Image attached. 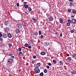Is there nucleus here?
Wrapping results in <instances>:
<instances>
[{"label":"nucleus","instance_id":"5fc2aeb1","mask_svg":"<svg viewBox=\"0 0 76 76\" xmlns=\"http://www.w3.org/2000/svg\"><path fill=\"white\" fill-rule=\"evenodd\" d=\"M67 56H69V54H67Z\"/></svg>","mask_w":76,"mask_h":76},{"label":"nucleus","instance_id":"473e14b6","mask_svg":"<svg viewBox=\"0 0 76 76\" xmlns=\"http://www.w3.org/2000/svg\"><path fill=\"white\" fill-rule=\"evenodd\" d=\"M44 72L45 73H47V70H46V69H45L44 70Z\"/></svg>","mask_w":76,"mask_h":76},{"label":"nucleus","instance_id":"6ab92c4d","mask_svg":"<svg viewBox=\"0 0 76 76\" xmlns=\"http://www.w3.org/2000/svg\"><path fill=\"white\" fill-rule=\"evenodd\" d=\"M67 60H68V61H71L72 60V58L70 57H69L67 58Z\"/></svg>","mask_w":76,"mask_h":76},{"label":"nucleus","instance_id":"6e6d98bb","mask_svg":"<svg viewBox=\"0 0 76 76\" xmlns=\"http://www.w3.org/2000/svg\"><path fill=\"white\" fill-rule=\"evenodd\" d=\"M32 64H34V62L33 61H32Z\"/></svg>","mask_w":76,"mask_h":76},{"label":"nucleus","instance_id":"1a4fd4ad","mask_svg":"<svg viewBox=\"0 0 76 76\" xmlns=\"http://www.w3.org/2000/svg\"><path fill=\"white\" fill-rule=\"evenodd\" d=\"M59 22L60 23H63V20H62V18H60L59 19Z\"/></svg>","mask_w":76,"mask_h":76},{"label":"nucleus","instance_id":"c9c22d12","mask_svg":"<svg viewBox=\"0 0 76 76\" xmlns=\"http://www.w3.org/2000/svg\"><path fill=\"white\" fill-rule=\"evenodd\" d=\"M73 57H76V54H75V53L73 54Z\"/></svg>","mask_w":76,"mask_h":76},{"label":"nucleus","instance_id":"3c124183","mask_svg":"<svg viewBox=\"0 0 76 76\" xmlns=\"http://www.w3.org/2000/svg\"><path fill=\"white\" fill-rule=\"evenodd\" d=\"M25 13L27 15H28V13L27 12H25Z\"/></svg>","mask_w":76,"mask_h":76},{"label":"nucleus","instance_id":"9d476101","mask_svg":"<svg viewBox=\"0 0 76 76\" xmlns=\"http://www.w3.org/2000/svg\"><path fill=\"white\" fill-rule=\"evenodd\" d=\"M72 75H75L76 73V72L75 70H73L71 72Z\"/></svg>","mask_w":76,"mask_h":76},{"label":"nucleus","instance_id":"58836bf2","mask_svg":"<svg viewBox=\"0 0 76 76\" xmlns=\"http://www.w3.org/2000/svg\"><path fill=\"white\" fill-rule=\"evenodd\" d=\"M2 37V34H1V33L0 32V38H1Z\"/></svg>","mask_w":76,"mask_h":76},{"label":"nucleus","instance_id":"ddd939ff","mask_svg":"<svg viewBox=\"0 0 76 76\" xmlns=\"http://www.w3.org/2000/svg\"><path fill=\"white\" fill-rule=\"evenodd\" d=\"M7 34H4L3 35H2V38H7Z\"/></svg>","mask_w":76,"mask_h":76},{"label":"nucleus","instance_id":"de8ad7c7","mask_svg":"<svg viewBox=\"0 0 76 76\" xmlns=\"http://www.w3.org/2000/svg\"><path fill=\"white\" fill-rule=\"evenodd\" d=\"M9 55L10 56H12V54H9Z\"/></svg>","mask_w":76,"mask_h":76},{"label":"nucleus","instance_id":"f704fd0d","mask_svg":"<svg viewBox=\"0 0 76 76\" xmlns=\"http://www.w3.org/2000/svg\"><path fill=\"white\" fill-rule=\"evenodd\" d=\"M28 48H29V49H30L31 48V46H29L28 45Z\"/></svg>","mask_w":76,"mask_h":76},{"label":"nucleus","instance_id":"412c9836","mask_svg":"<svg viewBox=\"0 0 76 76\" xmlns=\"http://www.w3.org/2000/svg\"><path fill=\"white\" fill-rule=\"evenodd\" d=\"M32 19L34 20V23H35L37 22V19L35 18H32Z\"/></svg>","mask_w":76,"mask_h":76},{"label":"nucleus","instance_id":"4468645a","mask_svg":"<svg viewBox=\"0 0 76 76\" xmlns=\"http://www.w3.org/2000/svg\"><path fill=\"white\" fill-rule=\"evenodd\" d=\"M59 64L60 66H63V61H60L59 62Z\"/></svg>","mask_w":76,"mask_h":76},{"label":"nucleus","instance_id":"13d9d810","mask_svg":"<svg viewBox=\"0 0 76 76\" xmlns=\"http://www.w3.org/2000/svg\"><path fill=\"white\" fill-rule=\"evenodd\" d=\"M65 64H66V65L67 64V63H65Z\"/></svg>","mask_w":76,"mask_h":76},{"label":"nucleus","instance_id":"f03ea898","mask_svg":"<svg viewBox=\"0 0 76 76\" xmlns=\"http://www.w3.org/2000/svg\"><path fill=\"white\" fill-rule=\"evenodd\" d=\"M13 61V59L12 58H10L8 60V62L10 64H11L12 63Z\"/></svg>","mask_w":76,"mask_h":76},{"label":"nucleus","instance_id":"f257e3e1","mask_svg":"<svg viewBox=\"0 0 76 76\" xmlns=\"http://www.w3.org/2000/svg\"><path fill=\"white\" fill-rule=\"evenodd\" d=\"M34 71L36 73H38L40 72V69L37 67H35L34 69Z\"/></svg>","mask_w":76,"mask_h":76},{"label":"nucleus","instance_id":"a19ab883","mask_svg":"<svg viewBox=\"0 0 76 76\" xmlns=\"http://www.w3.org/2000/svg\"><path fill=\"white\" fill-rule=\"evenodd\" d=\"M48 65L50 66H51V64L50 63H48Z\"/></svg>","mask_w":76,"mask_h":76},{"label":"nucleus","instance_id":"2f4dec72","mask_svg":"<svg viewBox=\"0 0 76 76\" xmlns=\"http://www.w3.org/2000/svg\"><path fill=\"white\" fill-rule=\"evenodd\" d=\"M53 62L54 64H56V60H53Z\"/></svg>","mask_w":76,"mask_h":76},{"label":"nucleus","instance_id":"bf43d9fd","mask_svg":"<svg viewBox=\"0 0 76 76\" xmlns=\"http://www.w3.org/2000/svg\"><path fill=\"white\" fill-rule=\"evenodd\" d=\"M31 41L32 42H33V40H31Z\"/></svg>","mask_w":76,"mask_h":76},{"label":"nucleus","instance_id":"0eeeda50","mask_svg":"<svg viewBox=\"0 0 76 76\" xmlns=\"http://www.w3.org/2000/svg\"><path fill=\"white\" fill-rule=\"evenodd\" d=\"M22 27V25L20 24H19L18 25V28L19 29H21Z\"/></svg>","mask_w":76,"mask_h":76},{"label":"nucleus","instance_id":"a211bd4d","mask_svg":"<svg viewBox=\"0 0 76 76\" xmlns=\"http://www.w3.org/2000/svg\"><path fill=\"white\" fill-rule=\"evenodd\" d=\"M4 23L5 25H8V24L9 23V22L5 21L4 22Z\"/></svg>","mask_w":76,"mask_h":76},{"label":"nucleus","instance_id":"c756f323","mask_svg":"<svg viewBox=\"0 0 76 76\" xmlns=\"http://www.w3.org/2000/svg\"><path fill=\"white\" fill-rule=\"evenodd\" d=\"M68 23H70L71 22H72V20H67Z\"/></svg>","mask_w":76,"mask_h":76},{"label":"nucleus","instance_id":"39448f33","mask_svg":"<svg viewBox=\"0 0 76 76\" xmlns=\"http://www.w3.org/2000/svg\"><path fill=\"white\" fill-rule=\"evenodd\" d=\"M15 32L17 34H19L20 32V31L19 29H16Z\"/></svg>","mask_w":76,"mask_h":76},{"label":"nucleus","instance_id":"c85d7f7f","mask_svg":"<svg viewBox=\"0 0 76 76\" xmlns=\"http://www.w3.org/2000/svg\"><path fill=\"white\" fill-rule=\"evenodd\" d=\"M69 4L70 6H72L73 4V2H70L69 3Z\"/></svg>","mask_w":76,"mask_h":76},{"label":"nucleus","instance_id":"37998d69","mask_svg":"<svg viewBox=\"0 0 76 76\" xmlns=\"http://www.w3.org/2000/svg\"><path fill=\"white\" fill-rule=\"evenodd\" d=\"M71 10L70 9H69L68 10V11L69 12H71Z\"/></svg>","mask_w":76,"mask_h":76},{"label":"nucleus","instance_id":"49530a36","mask_svg":"<svg viewBox=\"0 0 76 76\" xmlns=\"http://www.w3.org/2000/svg\"><path fill=\"white\" fill-rule=\"evenodd\" d=\"M69 1H71V2H73V0H69Z\"/></svg>","mask_w":76,"mask_h":76},{"label":"nucleus","instance_id":"c03bdc74","mask_svg":"<svg viewBox=\"0 0 76 76\" xmlns=\"http://www.w3.org/2000/svg\"><path fill=\"white\" fill-rule=\"evenodd\" d=\"M17 5L18 7L19 6V3H17Z\"/></svg>","mask_w":76,"mask_h":76},{"label":"nucleus","instance_id":"dca6fc26","mask_svg":"<svg viewBox=\"0 0 76 76\" xmlns=\"http://www.w3.org/2000/svg\"><path fill=\"white\" fill-rule=\"evenodd\" d=\"M24 7H25V8H26V9H27V8H28V4H26V5H25L24 4Z\"/></svg>","mask_w":76,"mask_h":76},{"label":"nucleus","instance_id":"bb28decb","mask_svg":"<svg viewBox=\"0 0 76 76\" xmlns=\"http://www.w3.org/2000/svg\"><path fill=\"white\" fill-rule=\"evenodd\" d=\"M28 45H29V44H28L26 43L25 44V46L26 47H28Z\"/></svg>","mask_w":76,"mask_h":76},{"label":"nucleus","instance_id":"f8f14e48","mask_svg":"<svg viewBox=\"0 0 76 76\" xmlns=\"http://www.w3.org/2000/svg\"><path fill=\"white\" fill-rule=\"evenodd\" d=\"M33 34L34 35L36 36L38 35V32L36 31H35L33 32Z\"/></svg>","mask_w":76,"mask_h":76},{"label":"nucleus","instance_id":"79ce46f5","mask_svg":"<svg viewBox=\"0 0 76 76\" xmlns=\"http://www.w3.org/2000/svg\"><path fill=\"white\" fill-rule=\"evenodd\" d=\"M62 36H63V35H62V33H61L60 34V37H62Z\"/></svg>","mask_w":76,"mask_h":76},{"label":"nucleus","instance_id":"e433bc0d","mask_svg":"<svg viewBox=\"0 0 76 76\" xmlns=\"http://www.w3.org/2000/svg\"><path fill=\"white\" fill-rule=\"evenodd\" d=\"M43 37H44V36H43V35H42L40 36V38H41V39L43 38Z\"/></svg>","mask_w":76,"mask_h":76},{"label":"nucleus","instance_id":"7ed1b4c3","mask_svg":"<svg viewBox=\"0 0 76 76\" xmlns=\"http://www.w3.org/2000/svg\"><path fill=\"white\" fill-rule=\"evenodd\" d=\"M48 19L49 21H52V20H53V19H54V18L52 16H50L48 18Z\"/></svg>","mask_w":76,"mask_h":76},{"label":"nucleus","instance_id":"423d86ee","mask_svg":"<svg viewBox=\"0 0 76 76\" xmlns=\"http://www.w3.org/2000/svg\"><path fill=\"white\" fill-rule=\"evenodd\" d=\"M7 36L8 37V38H12V35L10 33H8L7 34Z\"/></svg>","mask_w":76,"mask_h":76},{"label":"nucleus","instance_id":"aec40b11","mask_svg":"<svg viewBox=\"0 0 76 76\" xmlns=\"http://www.w3.org/2000/svg\"><path fill=\"white\" fill-rule=\"evenodd\" d=\"M19 55L20 56H22V55H23V53H22V52H20L19 53Z\"/></svg>","mask_w":76,"mask_h":76},{"label":"nucleus","instance_id":"6e6552de","mask_svg":"<svg viewBox=\"0 0 76 76\" xmlns=\"http://www.w3.org/2000/svg\"><path fill=\"white\" fill-rule=\"evenodd\" d=\"M4 29L5 30L6 32H9V28L8 27H6Z\"/></svg>","mask_w":76,"mask_h":76},{"label":"nucleus","instance_id":"864d4df0","mask_svg":"<svg viewBox=\"0 0 76 76\" xmlns=\"http://www.w3.org/2000/svg\"><path fill=\"white\" fill-rule=\"evenodd\" d=\"M75 16V15H71V17H72V18H73Z\"/></svg>","mask_w":76,"mask_h":76},{"label":"nucleus","instance_id":"a878e982","mask_svg":"<svg viewBox=\"0 0 76 76\" xmlns=\"http://www.w3.org/2000/svg\"><path fill=\"white\" fill-rule=\"evenodd\" d=\"M75 30L74 29H73L72 30H70V32L71 33H73V32H75Z\"/></svg>","mask_w":76,"mask_h":76},{"label":"nucleus","instance_id":"b1692460","mask_svg":"<svg viewBox=\"0 0 76 76\" xmlns=\"http://www.w3.org/2000/svg\"><path fill=\"white\" fill-rule=\"evenodd\" d=\"M72 12L73 13H76V10H73Z\"/></svg>","mask_w":76,"mask_h":76},{"label":"nucleus","instance_id":"20e7f679","mask_svg":"<svg viewBox=\"0 0 76 76\" xmlns=\"http://www.w3.org/2000/svg\"><path fill=\"white\" fill-rule=\"evenodd\" d=\"M72 23H73L75 24L76 23V20L75 19L72 18Z\"/></svg>","mask_w":76,"mask_h":76},{"label":"nucleus","instance_id":"5701e85b","mask_svg":"<svg viewBox=\"0 0 76 76\" xmlns=\"http://www.w3.org/2000/svg\"><path fill=\"white\" fill-rule=\"evenodd\" d=\"M18 51H22V49L21 47H19L18 49Z\"/></svg>","mask_w":76,"mask_h":76},{"label":"nucleus","instance_id":"4be33fe9","mask_svg":"<svg viewBox=\"0 0 76 76\" xmlns=\"http://www.w3.org/2000/svg\"><path fill=\"white\" fill-rule=\"evenodd\" d=\"M40 76H44V73L42 72L40 73L39 75Z\"/></svg>","mask_w":76,"mask_h":76},{"label":"nucleus","instance_id":"2eb2a0df","mask_svg":"<svg viewBox=\"0 0 76 76\" xmlns=\"http://www.w3.org/2000/svg\"><path fill=\"white\" fill-rule=\"evenodd\" d=\"M44 44H45V46H47L49 45V43H48V42H45Z\"/></svg>","mask_w":76,"mask_h":76},{"label":"nucleus","instance_id":"603ef678","mask_svg":"<svg viewBox=\"0 0 76 76\" xmlns=\"http://www.w3.org/2000/svg\"><path fill=\"white\" fill-rule=\"evenodd\" d=\"M0 41H3V39L2 38H0Z\"/></svg>","mask_w":76,"mask_h":76},{"label":"nucleus","instance_id":"393cba45","mask_svg":"<svg viewBox=\"0 0 76 76\" xmlns=\"http://www.w3.org/2000/svg\"><path fill=\"white\" fill-rule=\"evenodd\" d=\"M28 9L29 11H31L32 10V9H31V8L30 7H28Z\"/></svg>","mask_w":76,"mask_h":76},{"label":"nucleus","instance_id":"4c0bfd02","mask_svg":"<svg viewBox=\"0 0 76 76\" xmlns=\"http://www.w3.org/2000/svg\"><path fill=\"white\" fill-rule=\"evenodd\" d=\"M33 57L34 58H35L37 57L35 56L34 55L33 56Z\"/></svg>","mask_w":76,"mask_h":76},{"label":"nucleus","instance_id":"8fccbe9b","mask_svg":"<svg viewBox=\"0 0 76 76\" xmlns=\"http://www.w3.org/2000/svg\"><path fill=\"white\" fill-rule=\"evenodd\" d=\"M24 26H26V24L24 23Z\"/></svg>","mask_w":76,"mask_h":76},{"label":"nucleus","instance_id":"4d7b16f0","mask_svg":"<svg viewBox=\"0 0 76 76\" xmlns=\"http://www.w3.org/2000/svg\"><path fill=\"white\" fill-rule=\"evenodd\" d=\"M40 22V23H42V21H41Z\"/></svg>","mask_w":76,"mask_h":76},{"label":"nucleus","instance_id":"a18cd8bd","mask_svg":"<svg viewBox=\"0 0 76 76\" xmlns=\"http://www.w3.org/2000/svg\"><path fill=\"white\" fill-rule=\"evenodd\" d=\"M46 67L47 68V69H49L50 68V66H46Z\"/></svg>","mask_w":76,"mask_h":76},{"label":"nucleus","instance_id":"9b49d317","mask_svg":"<svg viewBox=\"0 0 76 76\" xmlns=\"http://www.w3.org/2000/svg\"><path fill=\"white\" fill-rule=\"evenodd\" d=\"M36 67L37 68H38L39 66H41V64L40 63H38L36 64Z\"/></svg>","mask_w":76,"mask_h":76},{"label":"nucleus","instance_id":"cd10ccee","mask_svg":"<svg viewBox=\"0 0 76 76\" xmlns=\"http://www.w3.org/2000/svg\"><path fill=\"white\" fill-rule=\"evenodd\" d=\"M70 24L69 23H66V26H70Z\"/></svg>","mask_w":76,"mask_h":76},{"label":"nucleus","instance_id":"f3484780","mask_svg":"<svg viewBox=\"0 0 76 76\" xmlns=\"http://www.w3.org/2000/svg\"><path fill=\"white\" fill-rule=\"evenodd\" d=\"M40 54L41 55L43 56L44 55H45V52H42L40 53Z\"/></svg>","mask_w":76,"mask_h":76},{"label":"nucleus","instance_id":"ea45409f","mask_svg":"<svg viewBox=\"0 0 76 76\" xmlns=\"http://www.w3.org/2000/svg\"><path fill=\"white\" fill-rule=\"evenodd\" d=\"M11 58H15V56H12L10 57Z\"/></svg>","mask_w":76,"mask_h":76},{"label":"nucleus","instance_id":"09e8293b","mask_svg":"<svg viewBox=\"0 0 76 76\" xmlns=\"http://www.w3.org/2000/svg\"><path fill=\"white\" fill-rule=\"evenodd\" d=\"M26 3H27V2H24V4H25H25H26Z\"/></svg>","mask_w":76,"mask_h":76},{"label":"nucleus","instance_id":"7c9ffc66","mask_svg":"<svg viewBox=\"0 0 76 76\" xmlns=\"http://www.w3.org/2000/svg\"><path fill=\"white\" fill-rule=\"evenodd\" d=\"M39 35L42 34V33H41V31H39Z\"/></svg>","mask_w":76,"mask_h":76},{"label":"nucleus","instance_id":"72a5a7b5","mask_svg":"<svg viewBox=\"0 0 76 76\" xmlns=\"http://www.w3.org/2000/svg\"><path fill=\"white\" fill-rule=\"evenodd\" d=\"M9 47L10 48L12 46V45L11 44H9Z\"/></svg>","mask_w":76,"mask_h":76}]
</instances>
